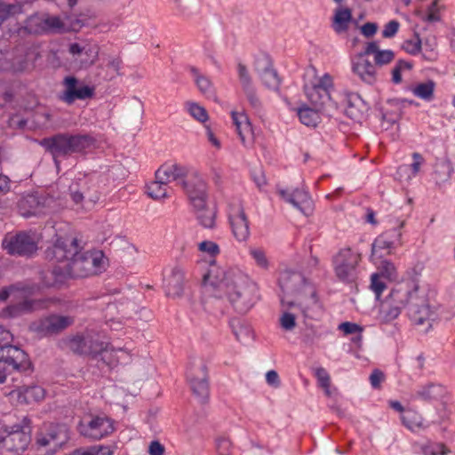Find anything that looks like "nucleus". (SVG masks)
<instances>
[{
	"instance_id": "nucleus-1",
	"label": "nucleus",
	"mask_w": 455,
	"mask_h": 455,
	"mask_svg": "<svg viewBox=\"0 0 455 455\" xmlns=\"http://www.w3.org/2000/svg\"><path fill=\"white\" fill-rule=\"evenodd\" d=\"M207 292L216 299L226 297L240 314L248 312L259 299L257 284L248 276L235 272H226L212 264L204 275Z\"/></svg>"
},
{
	"instance_id": "nucleus-39",
	"label": "nucleus",
	"mask_w": 455,
	"mask_h": 455,
	"mask_svg": "<svg viewBox=\"0 0 455 455\" xmlns=\"http://www.w3.org/2000/svg\"><path fill=\"white\" fill-rule=\"evenodd\" d=\"M320 110L313 107L304 106L298 110L300 122L307 125L315 127L320 123Z\"/></svg>"
},
{
	"instance_id": "nucleus-6",
	"label": "nucleus",
	"mask_w": 455,
	"mask_h": 455,
	"mask_svg": "<svg viewBox=\"0 0 455 455\" xmlns=\"http://www.w3.org/2000/svg\"><path fill=\"white\" fill-rule=\"evenodd\" d=\"M415 290L410 292L407 304V315L411 323L425 327L427 331L432 323L438 318L439 307L432 303L427 289L414 281Z\"/></svg>"
},
{
	"instance_id": "nucleus-53",
	"label": "nucleus",
	"mask_w": 455,
	"mask_h": 455,
	"mask_svg": "<svg viewBox=\"0 0 455 455\" xmlns=\"http://www.w3.org/2000/svg\"><path fill=\"white\" fill-rule=\"evenodd\" d=\"M238 76L242 84L243 90L253 87L251 77L245 65L239 63L237 66Z\"/></svg>"
},
{
	"instance_id": "nucleus-48",
	"label": "nucleus",
	"mask_w": 455,
	"mask_h": 455,
	"mask_svg": "<svg viewBox=\"0 0 455 455\" xmlns=\"http://www.w3.org/2000/svg\"><path fill=\"white\" fill-rule=\"evenodd\" d=\"M188 111L197 121L204 123L208 120L209 116L206 109L196 102L187 103Z\"/></svg>"
},
{
	"instance_id": "nucleus-29",
	"label": "nucleus",
	"mask_w": 455,
	"mask_h": 455,
	"mask_svg": "<svg viewBox=\"0 0 455 455\" xmlns=\"http://www.w3.org/2000/svg\"><path fill=\"white\" fill-rule=\"evenodd\" d=\"M61 27V20L55 16L46 18L32 16L28 20L26 25L27 29L34 34H40L50 29L60 28Z\"/></svg>"
},
{
	"instance_id": "nucleus-21",
	"label": "nucleus",
	"mask_w": 455,
	"mask_h": 455,
	"mask_svg": "<svg viewBox=\"0 0 455 455\" xmlns=\"http://www.w3.org/2000/svg\"><path fill=\"white\" fill-rule=\"evenodd\" d=\"M277 193L285 202L292 204L304 215L307 216L312 213L313 201L307 191L299 188L291 190L288 188H277Z\"/></svg>"
},
{
	"instance_id": "nucleus-54",
	"label": "nucleus",
	"mask_w": 455,
	"mask_h": 455,
	"mask_svg": "<svg viewBox=\"0 0 455 455\" xmlns=\"http://www.w3.org/2000/svg\"><path fill=\"white\" fill-rule=\"evenodd\" d=\"M231 327L237 340H242L249 337L251 334V329L238 321H233L231 323Z\"/></svg>"
},
{
	"instance_id": "nucleus-23",
	"label": "nucleus",
	"mask_w": 455,
	"mask_h": 455,
	"mask_svg": "<svg viewBox=\"0 0 455 455\" xmlns=\"http://www.w3.org/2000/svg\"><path fill=\"white\" fill-rule=\"evenodd\" d=\"M363 54V52L358 53L352 62V71L359 79L367 84H373L377 81L378 74L375 65Z\"/></svg>"
},
{
	"instance_id": "nucleus-10",
	"label": "nucleus",
	"mask_w": 455,
	"mask_h": 455,
	"mask_svg": "<svg viewBox=\"0 0 455 455\" xmlns=\"http://www.w3.org/2000/svg\"><path fill=\"white\" fill-rule=\"evenodd\" d=\"M31 442L30 419L24 417L20 423L0 428V450L20 454Z\"/></svg>"
},
{
	"instance_id": "nucleus-18",
	"label": "nucleus",
	"mask_w": 455,
	"mask_h": 455,
	"mask_svg": "<svg viewBox=\"0 0 455 455\" xmlns=\"http://www.w3.org/2000/svg\"><path fill=\"white\" fill-rule=\"evenodd\" d=\"M68 52L80 68H88L97 61L100 46L89 41L77 42L69 44Z\"/></svg>"
},
{
	"instance_id": "nucleus-20",
	"label": "nucleus",
	"mask_w": 455,
	"mask_h": 455,
	"mask_svg": "<svg viewBox=\"0 0 455 455\" xmlns=\"http://www.w3.org/2000/svg\"><path fill=\"white\" fill-rule=\"evenodd\" d=\"M64 91L60 99L65 103L70 105L76 100L91 99L94 95V88L82 84L75 76H66L63 80Z\"/></svg>"
},
{
	"instance_id": "nucleus-38",
	"label": "nucleus",
	"mask_w": 455,
	"mask_h": 455,
	"mask_svg": "<svg viewBox=\"0 0 455 455\" xmlns=\"http://www.w3.org/2000/svg\"><path fill=\"white\" fill-rule=\"evenodd\" d=\"M363 103L362 99L356 94H351L347 98L346 115L353 120L360 121L363 116Z\"/></svg>"
},
{
	"instance_id": "nucleus-60",
	"label": "nucleus",
	"mask_w": 455,
	"mask_h": 455,
	"mask_svg": "<svg viewBox=\"0 0 455 455\" xmlns=\"http://www.w3.org/2000/svg\"><path fill=\"white\" fill-rule=\"evenodd\" d=\"M339 330L342 331L344 334L348 335L354 333L360 334L363 332V328L355 323L344 322L339 325Z\"/></svg>"
},
{
	"instance_id": "nucleus-50",
	"label": "nucleus",
	"mask_w": 455,
	"mask_h": 455,
	"mask_svg": "<svg viewBox=\"0 0 455 455\" xmlns=\"http://www.w3.org/2000/svg\"><path fill=\"white\" fill-rule=\"evenodd\" d=\"M412 68V64L403 60H399L395 66L392 68V81L395 84H399L402 82V71L405 69H411Z\"/></svg>"
},
{
	"instance_id": "nucleus-17",
	"label": "nucleus",
	"mask_w": 455,
	"mask_h": 455,
	"mask_svg": "<svg viewBox=\"0 0 455 455\" xmlns=\"http://www.w3.org/2000/svg\"><path fill=\"white\" fill-rule=\"evenodd\" d=\"M69 439L68 428L64 424L50 425L36 435V444L39 447L49 448L55 451Z\"/></svg>"
},
{
	"instance_id": "nucleus-47",
	"label": "nucleus",
	"mask_w": 455,
	"mask_h": 455,
	"mask_svg": "<svg viewBox=\"0 0 455 455\" xmlns=\"http://www.w3.org/2000/svg\"><path fill=\"white\" fill-rule=\"evenodd\" d=\"M21 12V5L0 1V27L10 17Z\"/></svg>"
},
{
	"instance_id": "nucleus-40",
	"label": "nucleus",
	"mask_w": 455,
	"mask_h": 455,
	"mask_svg": "<svg viewBox=\"0 0 455 455\" xmlns=\"http://www.w3.org/2000/svg\"><path fill=\"white\" fill-rule=\"evenodd\" d=\"M394 242L389 239L388 233L386 232L378 236L371 246V257L382 258L385 254L382 251L387 250V254H390V249L393 248Z\"/></svg>"
},
{
	"instance_id": "nucleus-59",
	"label": "nucleus",
	"mask_w": 455,
	"mask_h": 455,
	"mask_svg": "<svg viewBox=\"0 0 455 455\" xmlns=\"http://www.w3.org/2000/svg\"><path fill=\"white\" fill-rule=\"evenodd\" d=\"M199 251L208 253L210 256H216L220 253L219 245L212 241H204L198 244Z\"/></svg>"
},
{
	"instance_id": "nucleus-27",
	"label": "nucleus",
	"mask_w": 455,
	"mask_h": 455,
	"mask_svg": "<svg viewBox=\"0 0 455 455\" xmlns=\"http://www.w3.org/2000/svg\"><path fill=\"white\" fill-rule=\"evenodd\" d=\"M281 306L282 315L279 318L280 326L286 331H291L296 327L297 315L295 311L301 312V308L295 300L286 299L285 298H281Z\"/></svg>"
},
{
	"instance_id": "nucleus-32",
	"label": "nucleus",
	"mask_w": 455,
	"mask_h": 455,
	"mask_svg": "<svg viewBox=\"0 0 455 455\" xmlns=\"http://www.w3.org/2000/svg\"><path fill=\"white\" fill-rule=\"evenodd\" d=\"M363 54L373 55L375 67L387 65L395 59V52L392 50H381L375 41L366 44Z\"/></svg>"
},
{
	"instance_id": "nucleus-55",
	"label": "nucleus",
	"mask_w": 455,
	"mask_h": 455,
	"mask_svg": "<svg viewBox=\"0 0 455 455\" xmlns=\"http://www.w3.org/2000/svg\"><path fill=\"white\" fill-rule=\"evenodd\" d=\"M448 451L443 443H431L422 447L424 455H446Z\"/></svg>"
},
{
	"instance_id": "nucleus-28",
	"label": "nucleus",
	"mask_w": 455,
	"mask_h": 455,
	"mask_svg": "<svg viewBox=\"0 0 455 455\" xmlns=\"http://www.w3.org/2000/svg\"><path fill=\"white\" fill-rule=\"evenodd\" d=\"M184 269L180 266H175L166 280V295L172 298L181 297L184 291Z\"/></svg>"
},
{
	"instance_id": "nucleus-14",
	"label": "nucleus",
	"mask_w": 455,
	"mask_h": 455,
	"mask_svg": "<svg viewBox=\"0 0 455 455\" xmlns=\"http://www.w3.org/2000/svg\"><path fill=\"white\" fill-rule=\"evenodd\" d=\"M361 260L359 253L350 248L341 249L333 258V267L339 280L352 283L356 278V267Z\"/></svg>"
},
{
	"instance_id": "nucleus-58",
	"label": "nucleus",
	"mask_w": 455,
	"mask_h": 455,
	"mask_svg": "<svg viewBox=\"0 0 455 455\" xmlns=\"http://www.w3.org/2000/svg\"><path fill=\"white\" fill-rule=\"evenodd\" d=\"M435 39H426L421 47L423 51V57L428 60H434L436 58V52H435Z\"/></svg>"
},
{
	"instance_id": "nucleus-12",
	"label": "nucleus",
	"mask_w": 455,
	"mask_h": 455,
	"mask_svg": "<svg viewBox=\"0 0 455 455\" xmlns=\"http://www.w3.org/2000/svg\"><path fill=\"white\" fill-rule=\"evenodd\" d=\"M68 348L79 355H87L92 357L101 355L105 361L108 354V345L99 339V337L91 333L77 334L66 340Z\"/></svg>"
},
{
	"instance_id": "nucleus-46",
	"label": "nucleus",
	"mask_w": 455,
	"mask_h": 455,
	"mask_svg": "<svg viewBox=\"0 0 455 455\" xmlns=\"http://www.w3.org/2000/svg\"><path fill=\"white\" fill-rule=\"evenodd\" d=\"M411 156H412V163L411 164L410 166L403 165V166L399 167L398 173L401 178L403 177V172H405L406 171H408L409 168H411L412 175H408L406 177V180H411V177H415L419 172L421 166L425 163L424 157L422 156L421 154H419L418 152H414Z\"/></svg>"
},
{
	"instance_id": "nucleus-30",
	"label": "nucleus",
	"mask_w": 455,
	"mask_h": 455,
	"mask_svg": "<svg viewBox=\"0 0 455 455\" xmlns=\"http://www.w3.org/2000/svg\"><path fill=\"white\" fill-rule=\"evenodd\" d=\"M230 224L235 237L240 241H245L250 235L249 221L243 208L230 215Z\"/></svg>"
},
{
	"instance_id": "nucleus-3",
	"label": "nucleus",
	"mask_w": 455,
	"mask_h": 455,
	"mask_svg": "<svg viewBox=\"0 0 455 455\" xmlns=\"http://www.w3.org/2000/svg\"><path fill=\"white\" fill-rule=\"evenodd\" d=\"M280 288L284 293L283 298L298 296L296 303L301 308V314L306 320H318L323 315L322 305L318 301L315 289L307 283L301 273L284 270L279 277Z\"/></svg>"
},
{
	"instance_id": "nucleus-8",
	"label": "nucleus",
	"mask_w": 455,
	"mask_h": 455,
	"mask_svg": "<svg viewBox=\"0 0 455 455\" xmlns=\"http://www.w3.org/2000/svg\"><path fill=\"white\" fill-rule=\"evenodd\" d=\"M304 90L310 105L323 115L332 116L338 110V103L331 95L333 81L329 74H324L310 85H305Z\"/></svg>"
},
{
	"instance_id": "nucleus-51",
	"label": "nucleus",
	"mask_w": 455,
	"mask_h": 455,
	"mask_svg": "<svg viewBox=\"0 0 455 455\" xmlns=\"http://www.w3.org/2000/svg\"><path fill=\"white\" fill-rule=\"evenodd\" d=\"M113 452L108 447L93 446L87 450L78 449L71 453V455H112Z\"/></svg>"
},
{
	"instance_id": "nucleus-15",
	"label": "nucleus",
	"mask_w": 455,
	"mask_h": 455,
	"mask_svg": "<svg viewBox=\"0 0 455 455\" xmlns=\"http://www.w3.org/2000/svg\"><path fill=\"white\" fill-rule=\"evenodd\" d=\"M73 323L72 316L52 314L32 322L29 330L41 337H50L60 334Z\"/></svg>"
},
{
	"instance_id": "nucleus-57",
	"label": "nucleus",
	"mask_w": 455,
	"mask_h": 455,
	"mask_svg": "<svg viewBox=\"0 0 455 455\" xmlns=\"http://www.w3.org/2000/svg\"><path fill=\"white\" fill-rule=\"evenodd\" d=\"M216 451L218 455H232V443L226 437H219L216 440Z\"/></svg>"
},
{
	"instance_id": "nucleus-34",
	"label": "nucleus",
	"mask_w": 455,
	"mask_h": 455,
	"mask_svg": "<svg viewBox=\"0 0 455 455\" xmlns=\"http://www.w3.org/2000/svg\"><path fill=\"white\" fill-rule=\"evenodd\" d=\"M452 172L453 166L449 160L444 158L437 159L434 165V171L432 173V177L435 185L441 187L442 185L448 182Z\"/></svg>"
},
{
	"instance_id": "nucleus-25",
	"label": "nucleus",
	"mask_w": 455,
	"mask_h": 455,
	"mask_svg": "<svg viewBox=\"0 0 455 455\" xmlns=\"http://www.w3.org/2000/svg\"><path fill=\"white\" fill-rule=\"evenodd\" d=\"M207 188L203 190L202 195H196V199L200 200V203H196V199L188 198L192 204L194 209L196 212L197 220L201 225L207 228H212L215 224V211L212 208L207 206Z\"/></svg>"
},
{
	"instance_id": "nucleus-2",
	"label": "nucleus",
	"mask_w": 455,
	"mask_h": 455,
	"mask_svg": "<svg viewBox=\"0 0 455 455\" xmlns=\"http://www.w3.org/2000/svg\"><path fill=\"white\" fill-rule=\"evenodd\" d=\"M52 253L57 261L63 263L68 277L84 278L100 273L103 268L102 252L80 251L78 240L74 237L58 238Z\"/></svg>"
},
{
	"instance_id": "nucleus-11",
	"label": "nucleus",
	"mask_w": 455,
	"mask_h": 455,
	"mask_svg": "<svg viewBox=\"0 0 455 455\" xmlns=\"http://www.w3.org/2000/svg\"><path fill=\"white\" fill-rule=\"evenodd\" d=\"M193 394L200 403H206L209 397L207 367L201 358H191L186 372Z\"/></svg>"
},
{
	"instance_id": "nucleus-36",
	"label": "nucleus",
	"mask_w": 455,
	"mask_h": 455,
	"mask_svg": "<svg viewBox=\"0 0 455 455\" xmlns=\"http://www.w3.org/2000/svg\"><path fill=\"white\" fill-rule=\"evenodd\" d=\"M352 20V12L348 8H338L332 19V28L338 34L347 30Z\"/></svg>"
},
{
	"instance_id": "nucleus-35",
	"label": "nucleus",
	"mask_w": 455,
	"mask_h": 455,
	"mask_svg": "<svg viewBox=\"0 0 455 455\" xmlns=\"http://www.w3.org/2000/svg\"><path fill=\"white\" fill-rule=\"evenodd\" d=\"M67 277L62 265L55 266L52 270L42 273V282L45 287H60Z\"/></svg>"
},
{
	"instance_id": "nucleus-44",
	"label": "nucleus",
	"mask_w": 455,
	"mask_h": 455,
	"mask_svg": "<svg viewBox=\"0 0 455 455\" xmlns=\"http://www.w3.org/2000/svg\"><path fill=\"white\" fill-rule=\"evenodd\" d=\"M167 182L156 179L147 187V193L148 196L155 200H160L168 197L167 194Z\"/></svg>"
},
{
	"instance_id": "nucleus-52",
	"label": "nucleus",
	"mask_w": 455,
	"mask_h": 455,
	"mask_svg": "<svg viewBox=\"0 0 455 455\" xmlns=\"http://www.w3.org/2000/svg\"><path fill=\"white\" fill-rule=\"evenodd\" d=\"M246 98L251 105V107L258 113H259L262 109V103L259 98L257 95L256 90L254 87H251L243 90Z\"/></svg>"
},
{
	"instance_id": "nucleus-37",
	"label": "nucleus",
	"mask_w": 455,
	"mask_h": 455,
	"mask_svg": "<svg viewBox=\"0 0 455 455\" xmlns=\"http://www.w3.org/2000/svg\"><path fill=\"white\" fill-rule=\"evenodd\" d=\"M444 394V388L442 385L430 383L421 387L416 393L415 397L425 402L437 400Z\"/></svg>"
},
{
	"instance_id": "nucleus-7",
	"label": "nucleus",
	"mask_w": 455,
	"mask_h": 455,
	"mask_svg": "<svg viewBox=\"0 0 455 455\" xmlns=\"http://www.w3.org/2000/svg\"><path fill=\"white\" fill-rule=\"evenodd\" d=\"M415 290L414 281L410 280L396 284L381 301L378 313L380 323H390L395 320L407 307L410 292Z\"/></svg>"
},
{
	"instance_id": "nucleus-43",
	"label": "nucleus",
	"mask_w": 455,
	"mask_h": 455,
	"mask_svg": "<svg viewBox=\"0 0 455 455\" xmlns=\"http://www.w3.org/2000/svg\"><path fill=\"white\" fill-rule=\"evenodd\" d=\"M403 424L410 430L415 431L417 429L425 428L422 416L414 411H407L401 417Z\"/></svg>"
},
{
	"instance_id": "nucleus-42",
	"label": "nucleus",
	"mask_w": 455,
	"mask_h": 455,
	"mask_svg": "<svg viewBox=\"0 0 455 455\" xmlns=\"http://www.w3.org/2000/svg\"><path fill=\"white\" fill-rule=\"evenodd\" d=\"M435 89V83L433 80H427L424 83H419L412 88V93L424 100L430 101L434 99V92Z\"/></svg>"
},
{
	"instance_id": "nucleus-24",
	"label": "nucleus",
	"mask_w": 455,
	"mask_h": 455,
	"mask_svg": "<svg viewBox=\"0 0 455 455\" xmlns=\"http://www.w3.org/2000/svg\"><path fill=\"white\" fill-rule=\"evenodd\" d=\"M27 298L28 297L21 298L23 299L22 301L10 305L3 309L1 316L4 318H14L46 307L44 300L28 299Z\"/></svg>"
},
{
	"instance_id": "nucleus-62",
	"label": "nucleus",
	"mask_w": 455,
	"mask_h": 455,
	"mask_svg": "<svg viewBox=\"0 0 455 455\" xmlns=\"http://www.w3.org/2000/svg\"><path fill=\"white\" fill-rule=\"evenodd\" d=\"M421 45L422 43L419 36H416L414 39L405 41L403 44V49L410 54H417L420 52Z\"/></svg>"
},
{
	"instance_id": "nucleus-31",
	"label": "nucleus",
	"mask_w": 455,
	"mask_h": 455,
	"mask_svg": "<svg viewBox=\"0 0 455 455\" xmlns=\"http://www.w3.org/2000/svg\"><path fill=\"white\" fill-rule=\"evenodd\" d=\"M11 395H16L20 403H31L42 401L44 398L45 391L39 386H22L12 391Z\"/></svg>"
},
{
	"instance_id": "nucleus-33",
	"label": "nucleus",
	"mask_w": 455,
	"mask_h": 455,
	"mask_svg": "<svg viewBox=\"0 0 455 455\" xmlns=\"http://www.w3.org/2000/svg\"><path fill=\"white\" fill-rule=\"evenodd\" d=\"M37 290L35 284L18 283L0 289V300L4 301L10 296L14 298H25L33 295Z\"/></svg>"
},
{
	"instance_id": "nucleus-22",
	"label": "nucleus",
	"mask_w": 455,
	"mask_h": 455,
	"mask_svg": "<svg viewBox=\"0 0 455 455\" xmlns=\"http://www.w3.org/2000/svg\"><path fill=\"white\" fill-rule=\"evenodd\" d=\"M254 70L267 89L273 91L279 89L280 79L276 71L273 68L272 60L268 56L260 55L257 57L254 62Z\"/></svg>"
},
{
	"instance_id": "nucleus-61",
	"label": "nucleus",
	"mask_w": 455,
	"mask_h": 455,
	"mask_svg": "<svg viewBox=\"0 0 455 455\" xmlns=\"http://www.w3.org/2000/svg\"><path fill=\"white\" fill-rule=\"evenodd\" d=\"M400 28V23L397 20H390L388 21L382 31V36L384 38H392L394 37L396 33L398 32V29Z\"/></svg>"
},
{
	"instance_id": "nucleus-5",
	"label": "nucleus",
	"mask_w": 455,
	"mask_h": 455,
	"mask_svg": "<svg viewBox=\"0 0 455 455\" xmlns=\"http://www.w3.org/2000/svg\"><path fill=\"white\" fill-rule=\"evenodd\" d=\"M156 179L165 180L167 183L175 182L188 196L200 203L196 195H202L206 188V183L198 172L190 170L188 166L179 164H163L156 172Z\"/></svg>"
},
{
	"instance_id": "nucleus-45",
	"label": "nucleus",
	"mask_w": 455,
	"mask_h": 455,
	"mask_svg": "<svg viewBox=\"0 0 455 455\" xmlns=\"http://www.w3.org/2000/svg\"><path fill=\"white\" fill-rule=\"evenodd\" d=\"M106 67L109 71L107 72L105 78L107 80H112L116 76H122L121 68L123 67V60L118 55H108L107 58Z\"/></svg>"
},
{
	"instance_id": "nucleus-19",
	"label": "nucleus",
	"mask_w": 455,
	"mask_h": 455,
	"mask_svg": "<svg viewBox=\"0 0 455 455\" xmlns=\"http://www.w3.org/2000/svg\"><path fill=\"white\" fill-rule=\"evenodd\" d=\"M3 246L8 253L20 256L30 255L37 250L35 235L25 232L5 237L3 241Z\"/></svg>"
},
{
	"instance_id": "nucleus-16",
	"label": "nucleus",
	"mask_w": 455,
	"mask_h": 455,
	"mask_svg": "<svg viewBox=\"0 0 455 455\" xmlns=\"http://www.w3.org/2000/svg\"><path fill=\"white\" fill-rule=\"evenodd\" d=\"M20 215L28 218L46 214L55 209V201L52 196L38 194L23 196L18 202Z\"/></svg>"
},
{
	"instance_id": "nucleus-63",
	"label": "nucleus",
	"mask_w": 455,
	"mask_h": 455,
	"mask_svg": "<svg viewBox=\"0 0 455 455\" xmlns=\"http://www.w3.org/2000/svg\"><path fill=\"white\" fill-rule=\"evenodd\" d=\"M315 377L321 387H328L331 386L330 375L324 368H317L315 370Z\"/></svg>"
},
{
	"instance_id": "nucleus-56",
	"label": "nucleus",
	"mask_w": 455,
	"mask_h": 455,
	"mask_svg": "<svg viewBox=\"0 0 455 455\" xmlns=\"http://www.w3.org/2000/svg\"><path fill=\"white\" fill-rule=\"evenodd\" d=\"M250 255L251 258L255 260L256 264L262 267V268H267L268 267V260L266 256V252L260 249V248H251L250 250Z\"/></svg>"
},
{
	"instance_id": "nucleus-13",
	"label": "nucleus",
	"mask_w": 455,
	"mask_h": 455,
	"mask_svg": "<svg viewBox=\"0 0 455 455\" xmlns=\"http://www.w3.org/2000/svg\"><path fill=\"white\" fill-rule=\"evenodd\" d=\"M78 430L85 437L100 440L115 431L114 421L105 414L89 415L80 421Z\"/></svg>"
},
{
	"instance_id": "nucleus-41",
	"label": "nucleus",
	"mask_w": 455,
	"mask_h": 455,
	"mask_svg": "<svg viewBox=\"0 0 455 455\" xmlns=\"http://www.w3.org/2000/svg\"><path fill=\"white\" fill-rule=\"evenodd\" d=\"M191 73L195 77V83L198 90L209 98L214 96V87L211 79L202 75L196 68H191Z\"/></svg>"
},
{
	"instance_id": "nucleus-64",
	"label": "nucleus",
	"mask_w": 455,
	"mask_h": 455,
	"mask_svg": "<svg viewBox=\"0 0 455 455\" xmlns=\"http://www.w3.org/2000/svg\"><path fill=\"white\" fill-rule=\"evenodd\" d=\"M371 287L372 291L375 292L377 299H379L380 294L386 289V284L379 279V274H373L371 275Z\"/></svg>"
},
{
	"instance_id": "nucleus-4",
	"label": "nucleus",
	"mask_w": 455,
	"mask_h": 455,
	"mask_svg": "<svg viewBox=\"0 0 455 455\" xmlns=\"http://www.w3.org/2000/svg\"><path fill=\"white\" fill-rule=\"evenodd\" d=\"M95 139L89 134L58 133L40 140L39 144L48 151L56 166L60 158H68L73 154H84L95 145Z\"/></svg>"
},
{
	"instance_id": "nucleus-26",
	"label": "nucleus",
	"mask_w": 455,
	"mask_h": 455,
	"mask_svg": "<svg viewBox=\"0 0 455 455\" xmlns=\"http://www.w3.org/2000/svg\"><path fill=\"white\" fill-rule=\"evenodd\" d=\"M231 115L242 144L246 148H251L254 141V134L248 116L235 111H233Z\"/></svg>"
},
{
	"instance_id": "nucleus-9",
	"label": "nucleus",
	"mask_w": 455,
	"mask_h": 455,
	"mask_svg": "<svg viewBox=\"0 0 455 455\" xmlns=\"http://www.w3.org/2000/svg\"><path fill=\"white\" fill-rule=\"evenodd\" d=\"M12 335L0 325V384L6 379L7 374L13 371L26 369L27 354L18 347L12 346Z\"/></svg>"
},
{
	"instance_id": "nucleus-49",
	"label": "nucleus",
	"mask_w": 455,
	"mask_h": 455,
	"mask_svg": "<svg viewBox=\"0 0 455 455\" xmlns=\"http://www.w3.org/2000/svg\"><path fill=\"white\" fill-rule=\"evenodd\" d=\"M379 275L389 279L395 280L397 278L396 267L395 265L388 260H381L379 266Z\"/></svg>"
}]
</instances>
